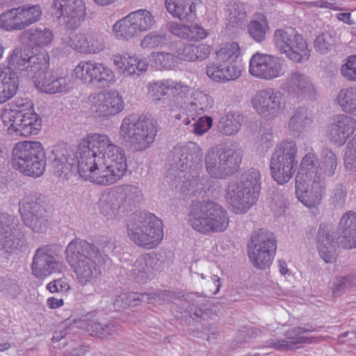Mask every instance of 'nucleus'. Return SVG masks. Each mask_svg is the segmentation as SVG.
I'll list each match as a JSON object with an SVG mask.
<instances>
[{"label": "nucleus", "instance_id": "4d7b16f0", "mask_svg": "<svg viewBox=\"0 0 356 356\" xmlns=\"http://www.w3.org/2000/svg\"><path fill=\"white\" fill-rule=\"evenodd\" d=\"M166 42L164 34L152 31L145 35L140 40V47L144 49H152L163 45Z\"/></svg>", "mask_w": 356, "mask_h": 356}, {"label": "nucleus", "instance_id": "1a4fd4ad", "mask_svg": "<svg viewBox=\"0 0 356 356\" xmlns=\"http://www.w3.org/2000/svg\"><path fill=\"white\" fill-rule=\"evenodd\" d=\"M241 148L209 147L204 155V165L211 177L225 179L238 168L243 158Z\"/></svg>", "mask_w": 356, "mask_h": 356}, {"label": "nucleus", "instance_id": "473e14b6", "mask_svg": "<svg viewBox=\"0 0 356 356\" xmlns=\"http://www.w3.org/2000/svg\"><path fill=\"white\" fill-rule=\"evenodd\" d=\"M19 40L33 48H46L54 41L53 31L44 26L32 27L22 32L19 36Z\"/></svg>", "mask_w": 356, "mask_h": 356}, {"label": "nucleus", "instance_id": "7c9ffc66", "mask_svg": "<svg viewBox=\"0 0 356 356\" xmlns=\"http://www.w3.org/2000/svg\"><path fill=\"white\" fill-rule=\"evenodd\" d=\"M49 67V60H47V66L42 72L35 74L32 81L38 90L47 94L66 92L70 89V81L66 77H56L47 74Z\"/></svg>", "mask_w": 356, "mask_h": 356}, {"label": "nucleus", "instance_id": "4c0bfd02", "mask_svg": "<svg viewBox=\"0 0 356 356\" xmlns=\"http://www.w3.org/2000/svg\"><path fill=\"white\" fill-rule=\"evenodd\" d=\"M309 330L296 327L291 332H286L284 339H270L268 346L280 350H293L299 348L300 343H307L308 339L300 334L308 332ZM312 330H309L311 332Z\"/></svg>", "mask_w": 356, "mask_h": 356}, {"label": "nucleus", "instance_id": "c9c22d12", "mask_svg": "<svg viewBox=\"0 0 356 356\" xmlns=\"http://www.w3.org/2000/svg\"><path fill=\"white\" fill-rule=\"evenodd\" d=\"M200 0H165L168 12L180 20H191L196 16V6Z\"/></svg>", "mask_w": 356, "mask_h": 356}, {"label": "nucleus", "instance_id": "a878e982", "mask_svg": "<svg viewBox=\"0 0 356 356\" xmlns=\"http://www.w3.org/2000/svg\"><path fill=\"white\" fill-rule=\"evenodd\" d=\"M14 218L8 213L0 214V250L7 253H16L26 246V240L17 234Z\"/></svg>", "mask_w": 356, "mask_h": 356}, {"label": "nucleus", "instance_id": "0eeeda50", "mask_svg": "<svg viewBox=\"0 0 356 356\" xmlns=\"http://www.w3.org/2000/svg\"><path fill=\"white\" fill-rule=\"evenodd\" d=\"M13 167L26 176L39 177L46 168V156L39 141L17 143L12 150Z\"/></svg>", "mask_w": 356, "mask_h": 356}, {"label": "nucleus", "instance_id": "6e6d98bb", "mask_svg": "<svg viewBox=\"0 0 356 356\" xmlns=\"http://www.w3.org/2000/svg\"><path fill=\"white\" fill-rule=\"evenodd\" d=\"M308 118L303 108L297 110L288 123V129L291 134L301 133L305 130Z\"/></svg>", "mask_w": 356, "mask_h": 356}, {"label": "nucleus", "instance_id": "774afa93", "mask_svg": "<svg viewBox=\"0 0 356 356\" xmlns=\"http://www.w3.org/2000/svg\"><path fill=\"white\" fill-rule=\"evenodd\" d=\"M207 75L213 81L223 83V65L222 63H209L206 67Z\"/></svg>", "mask_w": 356, "mask_h": 356}, {"label": "nucleus", "instance_id": "3c124183", "mask_svg": "<svg viewBox=\"0 0 356 356\" xmlns=\"http://www.w3.org/2000/svg\"><path fill=\"white\" fill-rule=\"evenodd\" d=\"M240 48L236 42L225 44L216 52V60L218 63H236L239 56Z\"/></svg>", "mask_w": 356, "mask_h": 356}, {"label": "nucleus", "instance_id": "8fccbe9b", "mask_svg": "<svg viewBox=\"0 0 356 356\" xmlns=\"http://www.w3.org/2000/svg\"><path fill=\"white\" fill-rule=\"evenodd\" d=\"M268 31V21L263 14H256L248 26V33L257 42L264 40Z\"/></svg>", "mask_w": 356, "mask_h": 356}, {"label": "nucleus", "instance_id": "69168bd1", "mask_svg": "<svg viewBox=\"0 0 356 356\" xmlns=\"http://www.w3.org/2000/svg\"><path fill=\"white\" fill-rule=\"evenodd\" d=\"M223 65V83L236 80L241 75V66L236 63H226Z\"/></svg>", "mask_w": 356, "mask_h": 356}, {"label": "nucleus", "instance_id": "7ed1b4c3", "mask_svg": "<svg viewBox=\"0 0 356 356\" xmlns=\"http://www.w3.org/2000/svg\"><path fill=\"white\" fill-rule=\"evenodd\" d=\"M102 245V252L95 245L83 240H73L67 245L66 260L80 285L93 284L102 274L106 253L113 248V243L106 238Z\"/></svg>", "mask_w": 356, "mask_h": 356}, {"label": "nucleus", "instance_id": "72a5a7b5", "mask_svg": "<svg viewBox=\"0 0 356 356\" xmlns=\"http://www.w3.org/2000/svg\"><path fill=\"white\" fill-rule=\"evenodd\" d=\"M34 112L33 104L30 99L17 97L2 110L1 118L3 125H8L18 118Z\"/></svg>", "mask_w": 356, "mask_h": 356}, {"label": "nucleus", "instance_id": "864d4df0", "mask_svg": "<svg viewBox=\"0 0 356 356\" xmlns=\"http://www.w3.org/2000/svg\"><path fill=\"white\" fill-rule=\"evenodd\" d=\"M311 150L312 149H311ZM316 158V155L313 151L307 153L302 159L296 176L300 175L304 177L302 179H309L311 177L317 178V169L314 167Z\"/></svg>", "mask_w": 356, "mask_h": 356}, {"label": "nucleus", "instance_id": "13d9d810", "mask_svg": "<svg viewBox=\"0 0 356 356\" xmlns=\"http://www.w3.org/2000/svg\"><path fill=\"white\" fill-rule=\"evenodd\" d=\"M172 51L177 59L178 64L181 60L193 62L192 44L177 42L172 45Z\"/></svg>", "mask_w": 356, "mask_h": 356}, {"label": "nucleus", "instance_id": "e433bc0d", "mask_svg": "<svg viewBox=\"0 0 356 356\" xmlns=\"http://www.w3.org/2000/svg\"><path fill=\"white\" fill-rule=\"evenodd\" d=\"M19 81L9 69L0 65V104L12 99L19 89Z\"/></svg>", "mask_w": 356, "mask_h": 356}, {"label": "nucleus", "instance_id": "39448f33", "mask_svg": "<svg viewBox=\"0 0 356 356\" xmlns=\"http://www.w3.org/2000/svg\"><path fill=\"white\" fill-rule=\"evenodd\" d=\"M188 223L195 232L209 236L226 231L229 225V216L222 205L209 200L191 206Z\"/></svg>", "mask_w": 356, "mask_h": 356}, {"label": "nucleus", "instance_id": "9b49d317", "mask_svg": "<svg viewBox=\"0 0 356 356\" xmlns=\"http://www.w3.org/2000/svg\"><path fill=\"white\" fill-rule=\"evenodd\" d=\"M30 54L28 49L15 48L10 54L8 66H3L12 71L18 78L20 76L32 80L35 74L46 69L49 56L46 51L34 55Z\"/></svg>", "mask_w": 356, "mask_h": 356}, {"label": "nucleus", "instance_id": "ea45409f", "mask_svg": "<svg viewBox=\"0 0 356 356\" xmlns=\"http://www.w3.org/2000/svg\"><path fill=\"white\" fill-rule=\"evenodd\" d=\"M212 99L210 95L201 91L195 92L192 96V101L187 106V117L183 120L185 125H189L192 120H195L198 115L204 113L212 105Z\"/></svg>", "mask_w": 356, "mask_h": 356}, {"label": "nucleus", "instance_id": "052dcab7", "mask_svg": "<svg viewBox=\"0 0 356 356\" xmlns=\"http://www.w3.org/2000/svg\"><path fill=\"white\" fill-rule=\"evenodd\" d=\"M169 79L154 81L148 83L149 93L159 99L161 97L166 95L170 90Z\"/></svg>", "mask_w": 356, "mask_h": 356}, {"label": "nucleus", "instance_id": "f03ea898", "mask_svg": "<svg viewBox=\"0 0 356 356\" xmlns=\"http://www.w3.org/2000/svg\"><path fill=\"white\" fill-rule=\"evenodd\" d=\"M170 168L167 177L172 186L189 196L200 195L208 188L207 179L201 176L202 149L195 143L176 145L168 156Z\"/></svg>", "mask_w": 356, "mask_h": 356}, {"label": "nucleus", "instance_id": "bf43d9fd", "mask_svg": "<svg viewBox=\"0 0 356 356\" xmlns=\"http://www.w3.org/2000/svg\"><path fill=\"white\" fill-rule=\"evenodd\" d=\"M356 284V276L348 275L347 277H337L332 285V293L334 296H339L348 287Z\"/></svg>", "mask_w": 356, "mask_h": 356}, {"label": "nucleus", "instance_id": "f704fd0d", "mask_svg": "<svg viewBox=\"0 0 356 356\" xmlns=\"http://www.w3.org/2000/svg\"><path fill=\"white\" fill-rule=\"evenodd\" d=\"M339 243L344 248H356V213L352 211L345 213L339 225Z\"/></svg>", "mask_w": 356, "mask_h": 356}, {"label": "nucleus", "instance_id": "09e8293b", "mask_svg": "<svg viewBox=\"0 0 356 356\" xmlns=\"http://www.w3.org/2000/svg\"><path fill=\"white\" fill-rule=\"evenodd\" d=\"M152 298V295L148 293H123L117 297L114 305L118 309H125L127 307L137 305L138 302L151 303Z\"/></svg>", "mask_w": 356, "mask_h": 356}, {"label": "nucleus", "instance_id": "4be33fe9", "mask_svg": "<svg viewBox=\"0 0 356 356\" xmlns=\"http://www.w3.org/2000/svg\"><path fill=\"white\" fill-rule=\"evenodd\" d=\"M53 13L62 19L67 29L79 27L86 17V4L83 0H54Z\"/></svg>", "mask_w": 356, "mask_h": 356}, {"label": "nucleus", "instance_id": "79ce46f5", "mask_svg": "<svg viewBox=\"0 0 356 356\" xmlns=\"http://www.w3.org/2000/svg\"><path fill=\"white\" fill-rule=\"evenodd\" d=\"M123 209L121 202L112 191L101 195L99 200V211L106 219L118 218Z\"/></svg>", "mask_w": 356, "mask_h": 356}, {"label": "nucleus", "instance_id": "0e129e2a", "mask_svg": "<svg viewBox=\"0 0 356 356\" xmlns=\"http://www.w3.org/2000/svg\"><path fill=\"white\" fill-rule=\"evenodd\" d=\"M192 124L193 129L192 131L194 134L202 136L207 133L213 125V119L209 116H202L200 117L196 121Z\"/></svg>", "mask_w": 356, "mask_h": 356}, {"label": "nucleus", "instance_id": "412c9836", "mask_svg": "<svg viewBox=\"0 0 356 356\" xmlns=\"http://www.w3.org/2000/svg\"><path fill=\"white\" fill-rule=\"evenodd\" d=\"M64 268L62 258L54 254L49 245L42 246L35 251L31 270L36 278H44L51 274L61 273Z\"/></svg>", "mask_w": 356, "mask_h": 356}, {"label": "nucleus", "instance_id": "6ab92c4d", "mask_svg": "<svg viewBox=\"0 0 356 356\" xmlns=\"http://www.w3.org/2000/svg\"><path fill=\"white\" fill-rule=\"evenodd\" d=\"M62 43L68 48L83 54H98L105 49L103 38L98 33L86 29L71 32Z\"/></svg>", "mask_w": 356, "mask_h": 356}, {"label": "nucleus", "instance_id": "6e6552de", "mask_svg": "<svg viewBox=\"0 0 356 356\" xmlns=\"http://www.w3.org/2000/svg\"><path fill=\"white\" fill-rule=\"evenodd\" d=\"M157 131L154 120L130 115L122 120L119 133L134 151L141 152L154 143Z\"/></svg>", "mask_w": 356, "mask_h": 356}, {"label": "nucleus", "instance_id": "f3484780", "mask_svg": "<svg viewBox=\"0 0 356 356\" xmlns=\"http://www.w3.org/2000/svg\"><path fill=\"white\" fill-rule=\"evenodd\" d=\"M19 211L24 223L35 232H42L47 226L44 202L40 195H26L19 203Z\"/></svg>", "mask_w": 356, "mask_h": 356}, {"label": "nucleus", "instance_id": "49530a36", "mask_svg": "<svg viewBox=\"0 0 356 356\" xmlns=\"http://www.w3.org/2000/svg\"><path fill=\"white\" fill-rule=\"evenodd\" d=\"M111 191L120 200L123 208L124 205L138 202L142 196L141 191L137 186L129 184L119 186Z\"/></svg>", "mask_w": 356, "mask_h": 356}, {"label": "nucleus", "instance_id": "2f4dec72", "mask_svg": "<svg viewBox=\"0 0 356 356\" xmlns=\"http://www.w3.org/2000/svg\"><path fill=\"white\" fill-rule=\"evenodd\" d=\"M330 226L321 224L316 234V245L321 257L325 263H332L337 257V242Z\"/></svg>", "mask_w": 356, "mask_h": 356}, {"label": "nucleus", "instance_id": "5fc2aeb1", "mask_svg": "<svg viewBox=\"0 0 356 356\" xmlns=\"http://www.w3.org/2000/svg\"><path fill=\"white\" fill-rule=\"evenodd\" d=\"M0 291L8 297L17 298L21 294L22 289L17 280L7 276H0Z\"/></svg>", "mask_w": 356, "mask_h": 356}, {"label": "nucleus", "instance_id": "a211bd4d", "mask_svg": "<svg viewBox=\"0 0 356 356\" xmlns=\"http://www.w3.org/2000/svg\"><path fill=\"white\" fill-rule=\"evenodd\" d=\"M89 104L90 111L95 118L113 116L124 108L122 96L115 89L103 90L90 96Z\"/></svg>", "mask_w": 356, "mask_h": 356}, {"label": "nucleus", "instance_id": "ddd939ff", "mask_svg": "<svg viewBox=\"0 0 356 356\" xmlns=\"http://www.w3.org/2000/svg\"><path fill=\"white\" fill-rule=\"evenodd\" d=\"M275 47L281 54L296 63L307 60L310 51L303 37L292 27L280 29L273 35Z\"/></svg>", "mask_w": 356, "mask_h": 356}, {"label": "nucleus", "instance_id": "c756f323", "mask_svg": "<svg viewBox=\"0 0 356 356\" xmlns=\"http://www.w3.org/2000/svg\"><path fill=\"white\" fill-rule=\"evenodd\" d=\"M19 119L8 125H3L8 134L12 136L29 137L37 135L42 128L41 119L35 112Z\"/></svg>", "mask_w": 356, "mask_h": 356}, {"label": "nucleus", "instance_id": "a18cd8bd", "mask_svg": "<svg viewBox=\"0 0 356 356\" xmlns=\"http://www.w3.org/2000/svg\"><path fill=\"white\" fill-rule=\"evenodd\" d=\"M336 101L343 112L356 116V88L348 87L341 89Z\"/></svg>", "mask_w": 356, "mask_h": 356}, {"label": "nucleus", "instance_id": "4468645a", "mask_svg": "<svg viewBox=\"0 0 356 356\" xmlns=\"http://www.w3.org/2000/svg\"><path fill=\"white\" fill-rule=\"evenodd\" d=\"M40 5L26 4L10 8L0 15V28L6 31H22L41 19Z\"/></svg>", "mask_w": 356, "mask_h": 356}, {"label": "nucleus", "instance_id": "c85d7f7f", "mask_svg": "<svg viewBox=\"0 0 356 356\" xmlns=\"http://www.w3.org/2000/svg\"><path fill=\"white\" fill-rule=\"evenodd\" d=\"M112 60L113 65L125 77L137 79L148 68V63L145 59L139 58L136 55L128 53L114 54Z\"/></svg>", "mask_w": 356, "mask_h": 356}, {"label": "nucleus", "instance_id": "58836bf2", "mask_svg": "<svg viewBox=\"0 0 356 356\" xmlns=\"http://www.w3.org/2000/svg\"><path fill=\"white\" fill-rule=\"evenodd\" d=\"M168 30L173 35L188 41L197 42L208 35L207 31L197 24L186 26L177 22H171L168 24Z\"/></svg>", "mask_w": 356, "mask_h": 356}, {"label": "nucleus", "instance_id": "423d86ee", "mask_svg": "<svg viewBox=\"0 0 356 356\" xmlns=\"http://www.w3.org/2000/svg\"><path fill=\"white\" fill-rule=\"evenodd\" d=\"M129 239L147 250L156 248L163 238L162 222L151 213H134L127 224Z\"/></svg>", "mask_w": 356, "mask_h": 356}, {"label": "nucleus", "instance_id": "de8ad7c7", "mask_svg": "<svg viewBox=\"0 0 356 356\" xmlns=\"http://www.w3.org/2000/svg\"><path fill=\"white\" fill-rule=\"evenodd\" d=\"M225 16L232 26H241L246 21L245 6L238 1H233L227 5Z\"/></svg>", "mask_w": 356, "mask_h": 356}, {"label": "nucleus", "instance_id": "393cba45", "mask_svg": "<svg viewBox=\"0 0 356 356\" xmlns=\"http://www.w3.org/2000/svg\"><path fill=\"white\" fill-rule=\"evenodd\" d=\"M300 175L296 177V195L298 200L308 208H314L320 204L324 193L321 180L311 177L302 179Z\"/></svg>", "mask_w": 356, "mask_h": 356}, {"label": "nucleus", "instance_id": "cd10ccee", "mask_svg": "<svg viewBox=\"0 0 356 356\" xmlns=\"http://www.w3.org/2000/svg\"><path fill=\"white\" fill-rule=\"evenodd\" d=\"M160 260L154 252L140 255L129 269L130 275L137 282H145L159 270Z\"/></svg>", "mask_w": 356, "mask_h": 356}, {"label": "nucleus", "instance_id": "20e7f679", "mask_svg": "<svg viewBox=\"0 0 356 356\" xmlns=\"http://www.w3.org/2000/svg\"><path fill=\"white\" fill-rule=\"evenodd\" d=\"M261 184V175L254 168L245 170L238 179L229 182L225 198L235 213H245L257 203Z\"/></svg>", "mask_w": 356, "mask_h": 356}, {"label": "nucleus", "instance_id": "e2e57ef3", "mask_svg": "<svg viewBox=\"0 0 356 356\" xmlns=\"http://www.w3.org/2000/svg\"><path fill=\"white\" fill-rule=\"evenodd\" d=\"M333 38L328 33L319 35L315 40L314 48L321 54H327L332 48Z\"/></svg>", "mask_w": 356, "mask_h": 356}, {"label": "nucleus", "instance_id": "2eb2a0df", "mask_svg": "<svg viewBox=\"0 0 356 356\" xmlns=\"http://www.w3.org/2000/svg\"><path fill=\"white\" fill-rule=\"evenodd\" d=\"M154 24L155 19L150 11L139 9L116 22L113 31L116 37L127 40L150 30Z\"/></svg>", "mask_w": 356, "mask_h": 356}, {"label": "nucleus", "instance_id": "9d476101", "mask_svg": "<svg viewBox=\"0 0 356 356\" xmlns=\"http://www.w3.org/2000/svg\"><path fill=\"white\" fill-rule=\"evenodd\" d=\"M298 147L291 139L282 140L276 145L270 161V168L273 179L279 184L287 183L293 176L298 161Z\"/></svg>", "mask_w": 356, "mask_h": 356}, {"label": "nucleus", "instance_id": "680f3d73", "mask_svg": "<svg viewBox=\"0 0 356 356\" xmlns=\"http://www.w3.org/2000/svg\"><path fill=\"white\" fill-rule=\"evenodd\" d=\"M273 143V132L270 129L264 131L258 137L255 143L257 151L260 154H265L272 146Z\"/></svg>", "mask_w": 356, "mask_h": 356}, {"label": "nucleus", "instance_id": "f257e3e1", "mask_svg": "<svg viewBox=\"0 0 356 356\" xmlns=\"http://www.w3.org/2000/svg\"><path fill=\"white\" fill-rule=\"evenodd\" d=\"M52 154L54 173L63 179L77 172L85 180L108 186L120 180L127 170L124 150L106 134H88L76 147L60 145Z\"/></svg>", "mask_w": 356, "mask_h": 356}, {"label": "nucleus", "instance_id": "aec40b11", "mask_svg": "<svg viewBox=\"0 0 356 356\" xmlns=\"http://www.w3.org/2000/svg\"><path fill=\"white\" fill-rule=\"evenodd\" d=\"M74 76L84 83L109 86L115 82L114 72L103 63L93 60L80 62L73 70Z\"/></svg>", "mask_w": 356, "mask_h": 356}, {"label": "nucleus", "instance_id": "c03bdc74", "mask_svg": "<svg viewBox=\"0 0 356 356\" xmlns=\"http://www.w3.org/2000/svg\"><path fill=\"white\" fill-rule=\"evenodd\" d=\"M242 121L243 117L239 113L229 112L220 118L218 129L225 136H234L241 129Z\"/></svg>", "mask_w": 356, "mask_h": 356}, {"label": "nucleus", "instance_id": "dca6fc26", "mask_svg": "<svg viewBox=\"0 0 356 356\" xmlns=\"http://www.w3.org/2000/svg\"><path fill=\"white\" fill-rule=\"evenodd\" d=\"M251 103L257 114L267 120L276 118L286 106L284 94L271 88L257 91Z\"/></svg>", "mask_w": 356, "mask_h": 356}, {"label": "nucleus", "instance_id": "bb28decb", "mask_svg": "<svg viewBox=\"0 0 356 356\" xmlns=\"http://www.w3.org/2000/svg\"><path fill=\"white\" fill-rule=\"evenodd\" d=\"M281 88L293 98H312L315 89L309 78L304 74L293 72L287 75Z\"/></svg>", "mask_w": 356, "mask_h": 356}, {"label": "nucleus", "instance_id": "603ef678", "mask_svg": "<svg viewBox=\"0 0 356 356\" xmlns=\"http://www.w3.org/2000/svg\"><path fill=\"white\" fill-rule=\"evenodd\" d=\"M151 60L158 69L171 70L178 65L175 54L166 52H153Z\"/></svg>", "mask_w": 356, "mask_h": 356}, {"label": "nucleus", "instance_id": "a19ab883", "mask_svg": "<svg viewBox=\"0 0 356 356\" xmlns=\"http://www.w3.org/2000/svg\"><path fill=\"white\" fill-rule=\"evenodd\" d=\"M337 165L338 159L336 154L330 148H323L316 170L317 178L323 180L326 177H332L336 172Z\"/></svg>", "mask_w": 356, "mask_h": 356}, {"label": "nucleus", "instance_id": "338daca9", "mask_svg": "<svg viewBox=\"0 0 356 356\" xmlns=\"http://www.w3.org/2000/svg\"><path fill=\"white\" fill-rule=\"evenodd\" d=\"M343 77L349 81H356V55L350 56L345 64L341 67Z\"/></svg>", "mask_w": 356, "mask_h": 356}, {"label": "nucleus", "instance_id": "5701e85b", "mask_svg": "<svg viewBox=\"0 0 356 356\" xmlns=\"http://www.w3.org/2000/svg\"><path fill=\"white\" fill-rule=\"evenodd\" d=\"M356 131V120L347 114L332 117L326 129V138L332 145L343 146Z\"/></svg>", "mask_w": 356, "mask_h": 356}, {"label": "nucleus", "instance_id": "f8f14e48", "mask_svg": "<svg viewBox=\"0 0 356 356\" xmlns=\"http://www.w3.org/2000/svg\"><path fill=\"white\" fill-rule=\"evenodd\" d=\"M277 250V241L274 234L267 229L254 231L248 245V257L253 266L265 270L270 267Z\"/></svg>", "mask_w": 356, "mask_h": 356}, {"label": "nucleus", "instance_id": "b1692460", "mask_svg": "<svg viewBox=\"0 0 356 356\" xmlns=\"http://www.w3.org/2000/svg\"><path fill=\"white\" fill-rule=\"evenodd\" d=\"M250 74L257 78L272 80L284 74L282 63L273 56L265 54H254L249 64Z\"/></svg>", "mask_w": 356, "mask_h": 356}, {"label": "nucleus", "instance_id": "37998d69", "mask_svg": "<svg viewBox=\"0 0 356 356\" xmlns=\"http://www.w3.org/2000/svg\"><path fill=\"white\" fill-rule=\"evenodd\" d=\"M91 316V314H88L83 318L68 320L65 324L70 325V329L74 327L83 329L90 336L102 339V323L97 319L90 318Z\"/></svg>", "mask_w": 356, "mask_h": 356}]
</instances>
